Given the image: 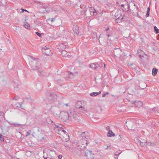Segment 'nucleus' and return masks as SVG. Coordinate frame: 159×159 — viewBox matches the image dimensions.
Listing matches in <instances>:
<instances>
[{
    "mask_svg": "<svg viewBox=\"0 0 159 159\" xmlns=\"http://www.w3.org/2000/svg\"><path fill=\"white\" fill-rule=\"evenodd\" d=\"M121 152L120 151H118L116 152L115 154V156H118L121 153Z\"/></svg>",
    "mask_w": 159,
    "mask_h": 159,
    "instance_id": "30",
    "label": "nucleus"
},
{
    "mask_svg": "<svg viewBox=\"0 0 159 159\" xmlns=\"http://www.w3.org/2000/svg\"><path fill=\"white\" fill-rule=\"evenodd\" d=\"M93 9L94 10V11H92V13H91V15L92 16L96 15L97 14V11L94 8H93Z\"/></svg>",
    "mask_w": 159,
    "mask_h": 159,
    "instance_id": "25",
    "label": "nucleus"
},
{
    "mask_svg": "<svg viewBox=\"0 0 159 159\" xmlns=\"http://www.w3.org/2000/svg\"><path fill=\"white\" fill-rule=\"evenodd\" d=\"M56 18H53L51 19V21L52 22H53L55 20Z\"/></svg>",
    "mask_w": 159,
    "mask_h": 159,
    "instance_id": "40",
    "label": "nucleus"
},
{
    "mask_svg": "<svg viewBox=\"0 0 159 159\" xmlns=\"http://www.w3.org/2000/svg\"><path fill=\"white\" fill-rule=\"evenodd\" d=\"M145 140H143L142 141L140 140H138V144H140L142 147H145L147 145L146 142H145Z\"/></svg>",
    "mask_w": 159,
    "mask_h": 159,
    "instance_id": "14",
    "label": "nucleus"
},
{
    "mask_svg": "<svg viewBox=\"0 0 159 159\" xmlns=\"http://www.w3.org/2000/svg\"><path fill=\"white\" fill-rule=\"evenodd\" d=\"M125 15V13L123 12L122 10L119 9L117 10L115 13L113 19H115V20L116 22L117 23H120L122 22Z\"/></svg>",
    "mask_w": 159,
    "mask_h": 159,
    "instance_id": "2",
    "label": "nucleus"
},
{
    "mask_svg": "<svg viewBox=\"0 0 159 159\" xmlns=\"http://www.w3.org/2000/svg\"><path fill=\"white\" fill-rule=\"evenodd\" d=\"M150 11V7H148V8L147 9V11Z\"/></svg>",
    "mask_w": 159,
    "mask_h": 159,
    "instance_id": "51",
    "label": "nucleus"
},
{
    "mask_svg": "<svg viewBox=\"0 0 159 159\" xmlns=\"http://www.w3.org/2000/svg\"><path fill=\"white\" fill-rule=\"evenodd\" d=\"M117 157L118 156H116V157H115V159H118Z\"/></svg>",
    "mask_w": 159,
    "mask_h": 159,
    "instance_id": "58",
    "label": "nucleus"
},
{
    "mask_svg": "<svg viewBox=\"0 0 159 159\" xmlns=\"http://www.w3.org/2000/svg\"><path fill=\"white\" fill-rule=\"evenodd\" d=\"M136 13H137V15H138V11Z\"/></svg>",
    "mask_w": 159,
    "mask_h": 159,
    "instance_id": "63",
    "label": "nucleus"
},
{
    "mask_svg": "<svg viewBox=\"0 0 159 159\" xmlns=\"http://www.w3.org/2000/svg\"><path fill=\"white\" fill-rule=\"evenodd\" d=\"M119 137H120V138H119V139H120H120H122V137H121V135H119Z\"/></svg>",
    "mask_w": 159,
    "mask_h": 159,
    "instance_id": "52",
    "label": "nucleus"
},
{
    "mask_svg": "<svg viewBox=\"0 0 159 159\" xmlns=\"http://www.w3.org/2000/svg\"><path fill=\"white\" fill-rule=\"evenodd\" d=\"M109 94V93L108 92H107L105 93H103L102 95V97H104L106 96V95H108Z\"/></svg>",
    "mask_w": 159,
    "mask_h": 159,
    "instance_id": "34",
    "label": "nucleus"
},
{
    "mask_svg": "<svg viewBox=\"0 0 159 159\" xmlns=\"http://www.w3.org/2000/svg\"><path fill=\"white\" fill-rule=\"evenodd\" d=\"M28 57L29 59H31L30 61V64L32 69L34 70H39L41 67L40 60L30 56H29Z\"/></svg>",
    "mask_w": 159,
    "mask_h": 159,
    "instance_id": "1",
    "label": "nucleus"
},
{
    "mask_svg": "<svg viewBox=\"0 0 159 159\" xmlns=\"http://www.w3.org/2000/svg\"><path fill=\"white\" fill-rule=\"evenodd\" d=\"M158 70L155 68H153L152 70V75L153 76L156 75L157 73Z\"/></svg>",
    "mask_w": 159,
    "mask_h": 159,
    "instance_id": "20",
    "label": "nucleus"
},
{
    "mask_svg": "<svg viewBox=\"0 0 159 159\" xmlns=\"http://www.w3.org/2000/svg\"><path fill=\"white\" fill-rule=\"evenodd\" d=\"M32 136H33V137H34V134H32Z\"/></svg>",
    "mask_w": 159,
    "mask_h": 159,
    "instance_id": "61",
    "label": "nucleus"
},
{
    "mask_svg": "<svg viewBox=\"0 0 159 159\" xmlns=\"http://www.w3.org/2000/svg\"><path fill=\"white\" fill-rule=\"evenodd\" d=\"M49 159H55L53 157H52V156H49Z\"/></svg>",
    "mask_w": 159,
    "mask_h": 159,
    "instance_id": "49",
    "label": "nucleus"
},
{
    "mask_svg": "<svg viewBox=\"0 0 159 159\" xmlns=\"http://www.w3.org/2000/svg\"><path fill=\"white\" fill-rule=\"evenodd\" d=\"M20 108L23 109H24V108H23V106H22L21 104H20Z\"/></svg>",
    "mask_w": 159,
    "mask_h": 159,
    "instance_id": "44",
    "label": "nucleus"
},
{
    "mask_svg": "<svg viewBox=\"0 0 159 159\" xmlns=\"http://www.w3.org/2000/svg\"><path fill=\"white\" fill-rule=\"evenodd\" d=\"M64 105H65L66 107H68V103L65 104H64Z\"/></svg>",
    "mask_w": 159,
    "mask_h": 159,
    "instance_id": "54",
    "label": "nucleus"
},
{
    "mask_svg": "<svg viewBox=\"0 0 159 159\" xmlns=\"http://www.w3.org/2000/svg\"><path fill=\"white\" fill-rule=\"evenodd\" d=\"M74 111H69V118L71 119L72 118V116L74 113Z\"/></svg>",
    "mask_w": 159,
    "mask_h": 159,
    "instance_id": "22",
    "label": "nucleus"
},
{
    "mask_svg": "<svg viewBox=\"0 0 159 159\" xmlns=\"http://www.w3.org/2000/svg\"><path fill=\"white\" fill-rule=\"evenodd\" d=\"M115 135V134L112 132V130H109L107 133V136L109 137H113Z\"/></svg>",
    "mask_w": 159,
    "mask_h": 159,
    "instance_id": "17",
    "label": "nucleus"
},
{
    "mask_svg": "<svg viewBox=\"0 0 159 159\" xmlns=\"http://www.w3.org/2000/svg\"><path fill=\"white\" fill-rule=\"evenodd\" d=\"M74 74V73H73L72 72H68V74L69 75V77L70 78H73Z\"/></svg>",
    "mask_w": 159,
    "mask_h": 159,
    "instance_id": "26",
    "label": "nucleus"
},
{
    "mask_svg": "<svg viewBox=\"0 0 159 159\" xmlns=\"http://www.w3.org/2000/svg\"><path fill=\"white\" fill-rule=\"evenodd\" d=\"M79 109H80V110L82 111H84V109H85L84 107H83L81 106H80V107H79Z\"/></svg>",
    "mask_w": 159,
    "mask_h": 159,
    "instance_id": "36",
    "label": "nucleus"
},
{
    "mask_svg": "<svg viewBox=\"0 0 159 159\" xmlns=\"http://www.w3.org/2000/svg\"><path fill=\"white\" fill-rule=\"evenodd\" d=\"M92 151L87 150L85 151L84 154L87 159H95L93 156V154L92 153Z\"/></svg>",
    "mask_w": 159,
    "mask_h": 159,
    "instance_id": "6",
    "label": "nucleus"
},
{
    "mask_svg": "<svg viewBox=\"0 0 159 159\" xmlns=\"http://www.w3.org/2000/svg\"><path fill=\"white\" fill-rule=\"evenodd\" d=\"M61 118L65 121H67L69 119V112H62L61 113Z\"/></svg>",
    "mask_w": 159,
    "mask_h": 159,
    "instance_id": "7",
    "label": "nucleus"
},
{
    "mask_svg": "<svg viewBox=\"0 0 159 159\" xmlns=\"http://www.w3.org/2000/svg\"><path fill=\"white\" fill-rule=\"evenodd\" d=\"M154 30L156 34H158L159 33V30L158 29L157 27L156 26H154Z\"/></svg>",
    "mask_w": 159,
    "mask_h": 159,
    "instance_id": "28",
    "label": "nucleus"
},
{
    "mask_svg": "<svg viewBox=\"0 0 159 159\" xmlns=\"http://www.w3.org/2000/svg\"><path fill=\"white\" fill-rule=\"evenodd\" d=\"M76 117L77 114L74 112L72 116V118H73L74 120H76L77 119V118H76Z\"/></svg>",
    "mask_w": 159,
    "mask_h": 159,
    "instance_id": "27",
    "label": "nucleus"
},
{
    "mask_svg": "<svg viewBox=\"0 0 159 159\" xmlns=\"http://www.w3.org/2000/svg\"><path fill=\"white\" fill-rule=\"evenodd\" d=\"M24 11L28 12L26 10H25V9Z\"/></svg>",
    "mask_w": 159,
    "mask_h": 159,
    "instance_id": "62",
    "label": "nucleus"
},
{
    "mask_svg": "<svg viewBox=\"0 0 159 159\" xmlns=\"http://www.w3.org/2000/svg\"><path fill=\"white\" fill-rule=\"evenodd\" d=\"M102 66L101 64H98V62L93 63L90 64V67L94 70H98L101 68Z\"/></svg>",
    "mask_w": 159,
    "mask_h": 159,
    "instance_id": "5",
    "label": "nucleus"
},
{
    "mask_svg": "<svg viewBox=\"0 0 159 159\" xmlns=\"http://www.w3.org/2000/svg\"><path fill=\"white\" fill-rule=\"evenodd\" d=\"M44 139V137H41V138H39L38 139V140H40V141H41L43 139Z\"/></svg>",
    "mask_w": 159,
    "mask_h": 159,
    "instance_id": "42",
    "label": "nucleus"
},
{
    "mask_svg": "<svg viewBox=\"0 0 159 159\" xmlns=\"http://www.w3.org/2000/svg\"><path fill=\"white\" fill-rule=\"evenodd\" d=\"M105 30L106 31H109V27H107V28Z\"/></svg>",
    "mask_w": 159,
    "mask_h": 159,
    "instance_id": "43",
    "label": "nucleus"
},
{
    "mask_svg": "<svg viewBox=\"0 0 159 159\" xmlns=\"http://www.w3.org/2000/svg\"><path fill=\"white\" fill-rule=\"evenodd\" d=\"M106 32H107L106 33L109 34V33H110V31H106Z\"/></svg>",
    "mask_w": 159,
    "mask_h": 159,
    "instance_id": "57",
    "label": "nucleus"
},
{
    "mask_svg": "<svg viewBox=\"0 0 159 159\" xmlns=\"http://www.w3.org/2000/svg\"><path fill=\"white\" fill-rule=\"evenodd\" d=\"M19 96H16L15 97H14L13 98V100H18L19 99Z\"/></svg>",
    "mask_w": 159,
    "mask_h": 159,
    "instance_id": "33",
    "label": "nucleus"
},
{
    "mask_svg": "<svg viewBox=\"0 0 159 159\" xmlns=\"http://www.w3.org/2000/svg\"><path fill=\"white\" fill-rule=\"evenodd\" d=\"M31 132V130H29L26 133V137H27L28 136H29Z\"/></svg>",
    "mask_w": 159,
    "mask_h": 159,
    "instance_id": "31",
    "label": "nucleus"
},
{
    "mask_svg": "<svg viewBox=\"0 0 159 159\" xmlns=\"http://www.w3.org/2000/svg\"><path fill=\"white\" fill-rule=\"evenodd\" d=\"M42 50L47 56H51L53 54V53L51 49L45 46L42 48Z\"/></svg>",
    "mask_w": 159,
    "mask_h": 159,
    "instance_id": "4",
    "label": "nucleus"
},
{
    "mask_svg": "<svg viewBox=\"0 0 159 159\" xmlns=\"http://www.w3.org/2000/svg\"><path fill=\"white\" fill-rule=\"evenodd\" d=\"M93 8H94L93 7H91L90 8L89 10L90 12V14H91V13H92V11H94V10L93 9Z\"/></svg>",
    "mask_w": 159,
    "mask_h": 159,
    "instance_id": "37",
    "label": "nucleus"
},
{
    "mask_svg": "<svg viewBox=\"0 0 159 159\" xmlns=\"http://www.w3.org/2000/svg\"><path fill=\"white\" fill-rule=\"evenodd\" d=\"M81 136L83 138H84L86 139H88L89 138L88 134V133L86 132H82L81 134Z\"/></svg>",
    "mask_w": 159,
    "mask_h": 159,
    "instance_id": "15",
    "label": "nucleus"
},
{
    "mask_svg": "<svg viewBox=\"0 0 159 159\" xmlns=\"http://www.w3.org/2000/svg\"><path fill=\"white\" fill-rule=\"evenodd\" d=\"M125 6V5L124 4H121V7H122V8H124V7Z\"/></svg>",
    "mask_w": 159,
    "mask_h": 159,
    "instance_id": "46",
    "label": "nucleus"
},
{
    "mask_svg": "<svg viewBox=\"0 0 159 159\" xmlns=\"http://www.w3.org/2000/svg\"><path fill=\"white\" fill-rule=\"evenodd\" d=\"M133 103L135 105L138 107H140L143 105V103L141 101H133Z\"/></svg>",
    "mask_w": 159,
    "mask_h": 159,
    "instance_id": "12",
    "label": "nucleus"
},
{
    "mask_svg": "<svg viewBox=\"0 0 159 159\" xmlns=\"http://www.w3.org/2000/svg\"><path fill=\"white\" fill-rule=\"evenodd\" d=\"M130 6L129 4H125V6L123 8L120 9V10H122L123 12H128L130 9Z\"/></svg>",
    "mask_w": 159,
    "mask_h": 159,
    "instance_id": "11",
    "label": "nucleus"
},
{
    "mask_svg": "<svg viewBox=\"0 0 159 159\" xmlns=\"http://www.w3.org/2000/svg\"><path fill=\"white\" fill-rule=\"evenodd\" d=\"M141 51V50H138V52H140Z\"/></svg>",
    "mask_w": 159,
    "mask_h": 159,
    "instance_id": "59",
    "label": "nucleus"
},
{
    "mask_svg": "<svg viewBox=\"0 0 159 159\" xmlns=\"http://www.w3.org/2000/svg\"><path fill=\"white\" fill-rule=\"evenodd\" d=\"M21 10H22V12H24V10H25L24 9L22 8Z\"/></svg>",
    "mask_w": 159,
    "mask_h": 159,
    "instance_id": "55",
    "label": "nucleus"
},
{
    "mask_svg": "<svg viewBox=\"0 0 159 159\" xmlns=\"http://www.w3.org/2000/svg\"><path fill=\"white\" fill-rule=\"evenodd\" d=\"M0 140L1 141H4V139L2 137V135L0 133Z\"/></svg>",
    "mask_w": 159,
    "mask_h": 159,
    "instance_id": "32",
    "label": "nucleus"
},
{
    "mask_svg": "<svg viewBox=\"0 0 159 159\" xmlns=\"http://www.w3.org/2000/svg\"><path fill=\"white\" fill-rule=\"evenodd\" d=\"M149 12H150L149 11H147V13L146 15V17H148V16H149Z\"/></svg>",
    "mask_w": 159,
    "mask_h": 159,
    "instance_id": "39",
    "label": "nucleus"
},
{
    "mask_svg": "<svg viewBox=\"0 0 159 159\" xmlns=\"http://www.w3.org/2000/svg\"><path fill=\"white\" fill-rule=\"evenodd\" d=\"M150 112L153 113L155 115L159 116V108L158 107H155L150 109Z\"/></svg>",
    "mask_w": 159,
    "mask_h": 159,
    "instance_id": "8",
    "label": "nucleus"
},
{
    "mask_svg": "<svg viewBox=\"0 0 159 159\" xmlns=\"http://www.w3.org/2000/svg\"><path fill=\"white\" fill-rule=\"evenodd\" d=\"M5 117V114L3 112H0V122L3 120L4 118Z\"/></svg>",
    "mask_w": 159,
    "mask_h": 159,
    "instance_id": "19",
    "label": "nucleus"
},
{
    "mask_svg": "<svg viewBox=\"0 0 159 159\" xmlns=\"http://www.w3.org/2000/svg\"><path fill=\"white\" fill-rule=\"evenodd\" d=\"M61 130L62 131L64 132L65 134L67 133L64 130L62 129V130Z\"/></svg>",
    "mask_w": 159,
    "mask_h": 159,
    "instance_id": "47",
    "label": "nucleus"
},
{
    "mask_svg": "<svg viewBox=\"0 0 159 159\" xmlns=\"http://www.w3.org/2000/svg\"><path fill=\"white\" fill-rule=\"evenodd\" d=\"M24 26L25 27L27 28V29H29L30 28V26L29 24L27 22L25 23L24 25Z\"/></svg>",
    "mask_w": 159,
    "mask_h": 159,
    "instance_id": "29",
    "label": "nucleus"
},
{
    "mask_svg": "<svg viewBox=\"0 0 159 159\" xmlns=\"http://www.w3.org/2000/svg\"><path fill=\"white\" fill-rule=\"evenodd\" d=\"M43 157L44 158V159H49V158H50L49 157H44V156H43Z\"/></svg>",
    "mask_w": 159,
    "mask_h": 159,
    "instance_id": "45",
    "label": "nucleus"
},
{
    "mask_svg": "<svg viewBox=\"0 0 159 159\" xmlns=\"http://www.w3.org/2000/svg\"><path fill=\"white\" fill-rule=\"evenodd\" d=\"M77 144L78 146L79 147V149L82 150L86 148L87 145L88 144V143L87 140L84 139H83L78 141Z\"/></svg>",
    "mask_w": 159,
    "mask_h": 159,
    "instance_id": "3",
    "label": "nucleus"
},
{
    "mask_svg": "<svg viewBox=\"0 0 159 159\" xmlns=\"http://www.w3.org/2000/svg\"><path fill=\"white\" fill-rule=\"evenodd\" d=\"M57 95L54 93H52L50 94L48 98V100H51L52 101H55L57 98Z\"/></svg>",
    "mask_w": 159,
    "mask_h": 159,
    "instance_id": "9",
    "label": "nucleus"
},
{
    "mask_svg": "<svg viewBox=\"0 0 159 159\" xmlns=\"http://www.w3.org/2000/svg\"><path fill=\"white\" fill-rule=\"evenodd\" d=\"M101 91H100L99 92H93L90 93V95L91 96H96L100 94L101 93Z\"/></svg>",
    "mask_w": 159,
    "mask_h": 159,
    "instance_id": "18",
    "label": "nucleus"
},
{
    "mask_svg": "<svg viewBox=\"0 0 159 159\" xmlns=\"http://www.w3.org/2000/svg\"><path fill=\"white\" fill-rule=\"evenodd\" d=\"M106 35H107L108 37H109V36H110V35H109V34H107V33H106Z\"/></svg>",
    "mask_w": 159,
    "mask_h": 159,
    "instance_id": "53",
    "label": "nucleus"
},
{
    "mask_svg": "<svg viewBox=\"0 0 159 159\" xmlns=\"http://www.w3.org/2000/svg\"><path fill=\"white\" fill-rule=\"evenodd\" d=\"M38 70V74L39 75L42 76L43 75V70H42L40 69Z\"/></svg>",
    "mask_w": 159,
    "mask_h": 159,
    "instance_id": "24",
    "label": "nucleus"
},
{
    "mask_svg": "<svg viewBox=\"0 0 159 159\" xmlns=\"http://www.w3.org/2000/svg\"><path fill=\"white\" fill-rule=\"evenodd\" d=\"M51 19L50 18H49V19H47V20H51Z\"/></svg>",
    "mask_w": 159,
    "mask_h": 159,
    "instance_id": "60",
    "label": "nucleus"
},
{
    "mask_svg": "<svg viewBox=\"0 0 159 159\" xmlns=\"http://www.w3.org/2000/svg\"><path fill=\"white\" fill-rule=\"evenodd\" d=\"M154 144V143H150V145H151V146H153Z\"/></svg>",
    "mask_w": 159,
    "mask_h": 159,
    "instance_id": "56",
    "label": "nucleus"
},
{
    "mask_svg": "<svg viewBox=\"0 0 159 159\" xmlns=\"http://www.w3.org/2000/svg\"><path fill=\"white\" fill-rule=\"evenodd\" d=\"M66 46L63 43H60L59 44L58 48L60 49L61 51L65 50Z\"/></svg>",
    "mask_w": 159,
    "mask_h": 159,
    "instance_id": "16",
    "label": "nucleus"
},
{
    "mask_svg": "<svg viewBox=\"0 0 159 159\" xmlns=\"http://www.w3.org/2000/svg\"><path fill=\"white\" fill-rule=\"evenodd\" d=\"M73 33L74 36L77 35L79 34V28L78 26H76L73 29Z\"/></svg>",
    "mask_w": 159,
    "mask_h": 159,
    "instance_id": "10",
    "label": "nucleus"
},
{
    "mask_svg": "<svg viewBox=\"0 0 159 159\" xmlns=\"http://www.w3.org/2000/svg\"><path fill=\"white\" fill-rule=\"evenodd\" d=\"M93 34L94 35V36H95L97 38V36L96 33H94ZM94 38L95 37H94Z\"/></svg>",
    "mask_w": 159,
    "mask_h": 159,
    "instance_id": "48",
    "label": "nucleus"
},
{
    "mask_svg": "<svg viewBox=\"0 0 159 159\" xmlns=\"http://www.w3.org/2000/svg\"><path fill=\"white\" fill-rule=\"evenodd\" d=\"M104 67H105V64L104 63Z\"/></svg>",
    "mask_w": 159,
    "mask_h": 159,
    "instance_id": "64",
    "label": "nucleus"
},
{
    "mask_svg": "<svg viewBox=\"0 0 159 159\" xmlns=\"http://www.w3.org/2000/svg\"><path fill=\"white\" fill-rule=\"evenodd\" d=\"M9 124L16 127H18L20 126V124L17 123H11L10 122H9Z\"/></svg>",
    "mask_w": 159,
    "mask_h": 159,
    "instance_id": "23",
    "label": "nucleus"
},
{
    "mask_svg": "<svg viewBox=\"0 0 159 159\" xmlns=\"http://www.w3.org/2000/svg\"><path fill=\"white\" fill-rule=\"evenodd\" d=\"M106 128H107V130L109 129H110V127L109 126H107V127Z\"/></svg>",
    "mask_w": 159,
    "mask_h": 159,
    "instance_id": "50",
    "label": "nucleus"
},
{
    "mask_svg": "<svg viewBox=\"0 0 159 159\" xmlns=\"http://www.w3.org/2000/svg\"><path fill=\"white\" fill-rule=\"evenodd\" d=\"M61 54L63 56L65 57H70V53L69 52H68L66 50H64L61 52Z\"/></svg>",
    "mask_w": 159,
    "mask_h": 159,
    "instance_id": "13",
    "label": "nucleus"
},
{
    "mask_svg": "<svg viewBox=\"0 0 159 159\" xmlns=\"http://www.w3.org/2000/svg\"><path fill=\"white\" fill-rule=\"evenodd\" d=\"M56 126L57 128H61L62 127V125H57Z\"/></svg>",
    "mask_w": 159,
    "mask_h": 159,
    "instance_id": "38",
    "label": "nucleus"
},
{
    "mask_svg": "<svg viewBox=\"0 0 159 159\" xmlns=\"http://www.w3.org/2000/svg\"><path fill=\"white\" fill-rule=\"evenodd\" d=\"M111 41L110 40V39H107V42L106 43H105L104 45H106V46H108L111 44Z\"/></svg>",
    "mask_w": 159,
    "mask_h": 159,
    "instance_id": "21",
    "label": "nucleus"
},
{
    "mask_svg": "<svg viewBox=\"0 0 159 159\" xmlns=\"http://www.w3.org/2000/svg\"><path fill=\"white\" fill-rule=\"evenodd\" d=\"M62 156L61 155H59L58 156V157L59 159H61L62 158Z\"/></svg>",
    "mask_w": 159,
    "mask_h": 159,
    "instance_id": "41",
    "label": "nucleus"
},
{
    "mask_svg": "<svg viewBox=\"0 0 159 159\" xmlns=\"http://www.w3.org/2000/svg\"><path fill=\"white\" fill-rule=\"evenodd\" d=\"M36 34L39 37H41L42 36V34H41L37 32H36Z\"/></svg>",
    "mask_w": 159,
    "mask_h": 159,
    "instance_id": "35",
    "label": "nucleus"
}]
</instances>
